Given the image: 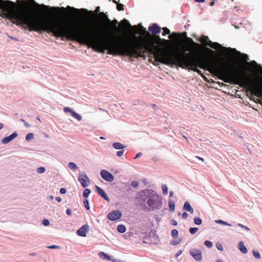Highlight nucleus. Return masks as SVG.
<instances>
[{
  "mask_svg": "<svg viewBox=\"0 0 262 262\" xmlns=\"http://www.w3.org/2000/svg\"><path fill=\"white\" fill-rule=\"evenodd\" d=\"M141 29L143 32V35L145 37L142 39L141 41H136L127 45H115L108 42H101L92 38L84 40L86 42H91L94 48L102 53H104L105 51L107 50V53L110 55L145 58V54L148 53L154 56L155 61L157 62L166 65H178L183 69L191 67L192 70L200 73L201 71L196 68L199 67L216 75L220 79L224 82L232 84L237 69L213 57L201 58L198 55L201 45L194 42L192 38L186 37L190 46L183 49L181 52L176 53L168 49L162 50L155 45H162V42L166 45L169 44V40H162L161 37L157 35H155V38L151 37L145 28L141 26Z\"/></svg>",
  "mask_w": 262,
  "mask_h": 262,
  "instance_id": "f257e3e1",
  "label": "nucleus"
},
{
  "mask_svg": "<svg viewBox=\"0 0 262 262\" xmlns=\"http://www.w3.org/2000/svg\"><path fill=\"white\" fill-rule=\"evenodd\" d=\"M34 20L30 28V32H46L48 33H52L53 35L59 38L65 37L69 40L76 41L80 44L89 45L93 49L98 52L94 47L91 42H86L84 40L94 38L99 41L110 42L111 43H121L127 45L120 40H112L111 37H117L113 31L118 30V21L116 19L111 20L108 17H105L103 22L109 25L110 28L105 29H98L92 32L86 31L83 28L77 25L69 26L63 21L57 19H49L45 18L35 13ZM100 53H101L100 52Z\"/></svg>",
  "mask_w": 262,
  "mask_h": 262,
  "instance_id": "f03ea898",
  "label": "nucleus"
},
{
  "mask_svg": "<svg viewBox=\"0 0 262 262\" xmlns=\"http://www.w3.org/2000/svg\"><path fill=\"white\" fill-rule=\"evenodd\" d=\"M18 5L10 1L0 0V16L30 32L35 13L28 3L17 0Z\"/></svg>",
  "mask_w": 262,
  "mask_h": 262,
  "instance_id": "7ed1b4c3",
  "label": "nucleus"
},
{
  "mask_svg": "<svg viewBox=\"0 0 262 262\" xmlns=\"http://www.w3.org/2000/svg\"><path fill=\"white\" fill-rule=\"evenodd\" d=\"M232 84H238L248 89L253 95L258 98L262 96V82L254 80L250 75L245 72H239L237 70Z\"/></svg>",
  "mask_w": 262,
  "mask_h": 262,
  "instance_id": "20e7f679",
  "label": "nucleus"
},
{
  "mask_svg": "<svg viewBox=\"0 0 262 262\" xmlns=\"http://www.w3.org/2000/svg\"><path fill=\"white\" fill-rule=\"evenodd\" d=\"M137 200L140 203H146L147 210H157L162 208L163 204L162 197L159 195L155 190L148 189L142 190L138 192Z\"/></svg>",
  "mask_w": 262,
  "mask_h": 262,
  "instance_id": "39448f33",
  "label": "nucleus"
},
{
  "mask_svg": "<svg viewBox=\"0 0 262 262\" xmlns=\"http://www.w3.org/2000/svg\"><path fill=\"white\" fill-rule=\"evenodd\" d=\"M31 1L33 2L34 5L36 6V8L39 10L46 11V10L50 9V7L48 6H46L45 5H39V4L36 3L34 1V0H31ZM51 9L52 11H56V12H59V11H61L62 12H65L67 9H71V10H72L74 11H76V12L79 11H87V10L84 9H81L79 10V9L74 8L71 7L70 6H68L66 8H65L64 7H61V8L52 7V8H51Z\"/></svg>",
  "mask_w": 262,
  "mask_h": 262,
  "instance_id": "423d86ee",
  "label": "nucleus"
},
{
  "mask_svg": "<svg viewBox=\"0 0 262 262\" xmlns=\"http://www.w3.org/2000/svg\"><path fill=\"white\" fill-rule=\"evenodd\" d=\"M207 46H208L210 47L211 48L214 49H217V48H222V49L226 50H230L232 51L233 52H236L237 54H240L239 52L236 50L235 49H231V48H226L225 47H224L222 46L220 43L217 42H212L211 41H208V43H207Z\"/></svg>",
  "mask_w": 262,
  "mask_h": 262,
  "instance_id": "0eeeda50",
  "label": "nucleus"
},
{
  "mask_svg": "<svg viewBox=\"0 0 262 262\" xmlns=\"http://www.w3.org/2000/svg\"><path fill=\"white\" fill-rule=\"evenodd\" d=\"M78 181L80 182L83 188L89 186L91 183L90 180L87 175L83 173L79 174Z\"/></svg>",
  "mask_w": 262,
  "mask_h": 262,
  "instance_id": "6e6552de",
  "label": "nucleus"
},
{
  "mask_svg": "<svg viewBox=\"0 0 262 262\" xmlns=\"http://www.w3.org/2000/svg\"><path fill=\"white\" fill-rule=\"evenodd\" d=\"M190 254L196 260L200 261L202 259V255L201 251L196 249H191L189 251Z\"/></svg>",
  "mask_w": 262,
  "mask_h": 262,
  "instance_id": "1a4fd4ad",
  "label": "nucleus"
},
{
  "mask_svg": "<svg viewBox=\"0 0 262 262\" xmlns=\"http://www.w3.org/2000/svg\"><path fill=\"white\" fill-rule=\"evenodd\" d=\"M122 213L119 210H114L107 214V218L111 221H114L120 219Z\"/></svg>",
  "mask_w": 262,
  "mask_h": 262,
  "instance_id": "9d476101",
  "label": "nucleus"
},
{
  "mask_svg": "<svg viewBox=\"0 0 262 262\" xmlns=\"http://www.w3.org/2000/svg\"><path fill=\"white\" fill-rule=\"evenodd\" d=\"M100 175L102 178L107 182H112L114 180V176L107 170H102L100 171Z\"/></svg>",
  "mask_w": 262,
  "mask_h": 262,
  "instance_id": "9b49d317",
  "label": "nucleus"
},
{
  "mask_svg": "<svg viewBox=\"0 0 262 262\" xmlns=\"http://www.w3.org/2000/svg\"><path fill=\"white\" fill-rule=\"evenodd\" d=\"M89 230V226L88 225H84L77 231L76 233L79 236L85 237L86 233L88 232Z\"/></svg>",
  "mask_w": 262,
  "mask_h": 262,
  "instance_id": "f8f14e48",
  "label": "nucleus"
},
{
  "mask_svg": "<svg viewBox=\"0 0 262 262\" xmlns=\"http://www.w3.org/2000/svg\"><path fill=\"white\" fill-rule=\"evenodd\" d=\"M95 190L103 199L107 201H110V198L105 191L99 186H95Z\"/></svg>",
  "mask_w": 262,
  "mask_h": 262,
  "instance_id": "ddd939ff",
  "label": "nucleus"
},
{
  "mask_svg": "<svg viewBox=\"0 0 262 262\" xmlns=\"http://www.w3.org/2000/svg\"><path fill=\"white\" fill-rule=\"evenodd\" d=\"M148 30L153 35H157L161 32V29L157 24H153L151 26L148 28Z\"/></svg>",
  "mask_w": 262,
  "mask_h": 262,
  "instance_id": "4468645a",
  "label": "nucleus"
},
{
  "mask_svg": "<svg viewBox=\"0 0 262 262\" xmlns=\"http://www.w3.org/2000/svg\"><path fill=\"white\" fill-rule=\"evenodd\" d=\"M17 136H18L17 133L15 132V133L12 134L11 135H10V136L4 138L2 140L1 142L3 144H7L8 143L10 142L12 140H13L14 138L17 137Z\"/></svg>",
  "mask_w": 262,
  "mask_h": 262,
  "instance_id": "2eb2a0df",
  "label": "nucleus"
},
{
  "mask_svg": "<svg viewBox=\"0 0 262 262\" xmlns=\"http://www.w3.org/2000/svg\"><path fill=\"white\" fill-rule=\"evenodd\" d=\"M183 210L189 212L191 214H193L194 213V209L191 206L190 203L186 201L185 202L183 207Z\"/></svg>",
  "mask_w": 262,
  "mask_h": 262,
  "instance_id": "dca6fc26",
  "label": "nucleus"
},
{
  "mask_svg": "<svg viewBox=\"0 0 262 262\" xmlns=\"http://www.w3.org/2000/svg\"><path fill=\"white\" fill-rule=\"evenodd\" d=\"M238 248L241 252L244 254H246L248 252L247 248L245 246L244 242L241 241L238 243Z\"/></svg>",
  "mask_w": 262,
  "mask_h": 262,
  "instance_id": "f3484780",
  "label": "nucleus"
},
{
  "mask_svg": "<svg viewBox=\"0 0 262 262\" xmlns=\"http://www.w3.org/2000/svg\"><path fill=\"white\" fill-rule=\"evenodd\" d=\"M117 231L121 233H123L126 231L125 226L122 224L119 225L117 227Z\"/></svg>",
  "mask_w": 262,
  "mask_h": 262,
  "instance_id": "a211bd4d",
  "label": "nucleus"
},
{
  "mask_svg": "<svg viewBox=\"0 0 262 262\" xmlns=\"http://www.w3.org/2000/svg\"><path fill=\"white\" fill-rule=\"evenodd\" d=\"M99 256L100 258H102L103 259H106L108 260H111V258H110V256L103 252H100L99 253Z\"/></svg>",
  "mask_w": 262,
  "mask_h": 262,
  "instance_id": "6ab92c4d",
  "label": "nucleus"
},
{
  "mask_svg": "<svg viewBox=\"0 0 262 262\" xmlns=\"http://www.w3.org/2000/svg\"><path fill=\"white\" fill-rule=\"evenodd\" d=\"M113 146L116 149H122L124 146L120 143L116 142L113 144Z\"/></svg>",
  "mask_w": 262,
  "mask_h": 262,
  "instance_id": "aec40b11",
  "label": "nucleus"
},
{
  "mask_svg": "<svg viewBox=\"0 0 262 262\" xmlns=\"http://www.w3.org/2000/svg\"><path fill=\"white\" fill-rule=\"evenodd\" d=\"M168 206H169V209L171 211H174L175 205H174V203L173 201H172L171 200H169V202H168Z\"/></svg>",
  "mask_w": 262,
  "mask_h": 262,
  "instance_id": "412c9836",
  "label": "nucleus"
},
{
  "mask_svg": "<svg viewBox=\"0 0 262 262\" xmlns=\"http://www.w3.org/2000/svg\"><path fill=\"white\" fill-rule=\"evenodd\" d=\"M72 116L73 118H74L75 119H77L78 121H81L82 119L81 116L75 112H74V113H73Z\"/></svg>",
  "mask_w": 262,
  "mask_h": 262,
  "instance_id": "4be33fe9",
  "label": "nucleus"
},
{
  "mask_svg": "<svg viewBox=\"0 0 262 262\" xmlns=\"http://www.w3.org/2000/svg\"><path fill=\"white\" fill-rule=\"evenodd\" d=\"M90 193H91V190L89 189H88V188L85 189L84 190L83 193V197L85 198H87L89 196V195H90Z\"/></svg>",
  "mask_w": 262,
  "mask_h": 262,
  "instance_id": "5701e85b",
  "label": "nucleus"
},
{
  "mask_svg": "<svg viewBox=\"0 0 262 262\" xmlns=\"http://www.w3.org/2000/svg\"><path fill=\"white\" fill-rule=\"evenodd\" d=\"M194 223L196 225H200L202 223V220L200 217H195L194 219Z\"/></svg>",
  "mask_w": 262,
  "mask_h": 262,
  "instance_id": "b1692460",
  "label": "nucleus"
},
{
  "mask_svg": "<svg viewBox=\"0 0 262 262\" xmlns=\"http://www.w3.org/2000/svg\"><path fill=\"white\" fill-rule=\"evenodd\" d=\"M121 24L125 27H131V25L129 24V21L126 19H124L123 20H122L121 22Z\"/></svg>",
  "mask_w": 262,
  "mask_h": 262,
  "instance_id": "393cba45",
  "label": "nucleus"
},
{
  "mask_svg": "<svg viewBox=\"0 0 262 262\" xmlns=\"http://www.w3.org/2000/svg\"><path fill=\"white\" fill-rule=\"evenodd\" d=\"M63 111L65 113H69L72 116L73 114V113H74V111H73L71 108L69 107H65L63 108Z\"/></svg>",
  "mask_w": 262,
  "mask_h": 262,
  "instance_id": "a878e982",
  "label": "nucleus"
},
{
  "mask_svg": "<svg viewBox=\"0 0 262 262\" xmlns=\"http://www.w3.org/2000/svg\"><path fill=\"white\" fill-rule=\"evenodd\" d=\"M215 222L216 223H217V224H223V225H226V226H232L231 224H229L227 222L223 221L221 220H216V221H215Z\"/></svg>",
  "mask_w": 262,
  "mask_h": 262,
  "instance_id": "bb28decb",
  "label": "nucleus"
},
{
  "mask_svg": "<svg viewBox=\"0 0 262 262\" xmlns=\"http://www.w3.org/2000/svg\"><path fill=\"white\" fill-rule=\"evenodd\" d=\"M198 230L199 228L197 227H191L189 229V232L191 234H194Z\"/></svg>",
  "mask_w": 262,
  "mask_h": 262,
  "instance_id": "cd10ccee",
  "label": "nucleus"
},
{
  "mask_svg": "<svg viewBox=\"0 0 262 262\" xmlns=\"http://www.w3.org/2000/svg\"><path fill=\"white\" fill-rule=\"evenodd\" d=\"M210 41L209 40L208 37L207 36H203L201 39V41L202 42L204 43H205V45L207 46V43H208V41Z\"/></svg>",
  "mask_w": 262,
  "mask_h": 262,
  "instance_id": "c85d7f7f",
  "label": "nucleus"
},
{
  "mask_svg": "<svg viewBox=\"0 0 262 262\" xmlns=\"http://www.w3.org/2000/svg\"><path fill=\"white\" fill-rule=\"evenodd\" d=\"M34 138V134L33 133H29L26 136V140L27 141H30Z\"/></svg>",
  "mask_w": 262,
  "mask_h": 262,
  "instance_id": "c756f323",
  "label": "nucleus"
},
{
  "mask_svg": "<svg viewBox=\"0 0 262 262\" xmlns=\"http://www.w3.org/2000/svg\"><path fill=\"white\" fill-rule=\"evenodd\" d=\"M178 231L176 229H173L171 231V236L173 238H177L178 236Z\"/></svg>",
  "mask_w": 262,
  "mask_h": 262,
  "instance_id": "7c9ffc66",
  "label": "nucleus"
},
{
  "mask_svg": "<svg viewBox=\"0 0 262 262\" xmlns=\"http://www.w3.org/2000/svg\"><path fill=\"white\" fill-rule=\"evenodd\" d=\"M204 245L207 247V248H211L213 246V244L211 242H210L209 241H205L204 242Z\"/></svg>",
  "mask_w": 262,
  "mask_h": 262,
  "instance_id": "2f4dec72",
  "label": "nucleus"
},
{
  "mask_svg": "<svg viewBox=\"0 0 262 262\" xmlns=\"http://www.w3.org/2000/svg\"><path fill=\"white\" fill-rule=\"evenodd\" d=\"M162 189L163 191V193L164 194H167L168 193V188L166 185H163L162 186Z\"/></svg>",
  "mask_w": 262,
  "mask_h": 262,
  "instance_id": "473e14b6",
  "label": "nucleus"
},
{
  "mask_svg": "<svg viewBox=\"0 0 262 262\" xmlns=\"http://www.w3.org/2000/svg\"><path fill=\"white\" fill-rule=\"evenodd\" d=\"M253 255L257 259H260L261 257L259 253L257 251H253Z\"/></svg>",
  "mask_w": 262,
  "mask_h": 262,
  "instance_id": "72a5a7b5",
  "label": "nucleus"
},
{
  "mask_svg": "<svg viewBox=\"0 0 262 262\" xmlns=\"http://www.w3.org/2000/svg\"><path fill=\"white\" fill-rule=\"evenodd\" d=\"M117 9L118 11H123L124 10V5L122 4L118 3L117 5Z\"/></svg>",
  "mask_w": 262,
  "mask_h": 262,
  "instance_id": "f704fd0d",
  "label": "nucleus"
},
{
  "mask_svg": "<svg viewBox=\"0 0 262 262\" xmlns=\"http://www.w3.org/2000/svg\"><path fill=\"white\" fill-rule=\"evenodd\" d=\"M98 16L99 17L101 18L102 20H103L105 19V17L107 16L104 12H100L98 14Z\"/></svg>",
  "mask_w": 262,
  "mask_h": 262,
  "instance_id": "c9c22d12",
  "label": "nucleus"
},
{
  "mask_svg": "<svg viewBox=\"0 0 262 262\" xmlns=\"http://www.w3.org/2000/svg\"><path fill=\"white\" fill-rule=\"evenodd\" d=\"M45 168L43 167H40L36 170L37 172L39 173H42L45 171Z\"/></svg>",
  "mask_w": 262,
  "mask_h": 262,
  "instance_id": "e433bc0d",
  "label": "nucleus"
},
{
  "mask_svg": "<svg viewBox=\"0 0 262 262\" xmlns=\"http://www.w3.org/2000/svg\"><path fill=\"white\" fill-rule=\"evenodd\" d=\"M83 204H84V205L85 208L88 210H90V206H89V203L88 200H84L83 201Z\"/></svg>",
  "mask_w": 262,
  "mask_h": 262,
  "instance_id": "4c0bfd02",
  "label": "nucleus"
},
{
  "mask_svg": "<svg viewBox=\"0 0 262 262\" xmlns=\"http://www.w3.org/2000/svg\"><path fill=\"white\" fill-rule=\"evenodd\" d=\"M163 32L162 33L163 35L165 36L166 34H169L170 33V30L168 28H167L166 27L163 28Z\"/></svg>",
  "mask_w": 262,
  "mask_h": 262,
  "instance_id": "58836bf2",
  "label": "nucleus"
},
{
  "mask_svg": "<svg viewBox=\"0 0 262 262\" xmlns=\"http://www.w3.org/2000/svg\"><path fill=\"white\" fill-rule=\"evenodd\" d=\"M131 185L134 188H137L139 186V183L137 181H134L132 182Z\"/></svg>",
  "mask_w": 262,
  "mask_h": 262,
  "instance_id": "ea45409f",
  "label": "nucleus"
},
{
  "mask_svg": "<svg viewBox=\"0 0 262 262\" xmlns=\"http://www.w3.org/2000/svg\"><path fill=\"white\" fill-rule=\"evenodd\" d=\"M42 224L46 226H48L50 225V221L47 219H45L42 221Z\"/></svg>",
  "mask_w": 262,
  "mask_h": 262,
  "instance_id": "a19ab883",
  "label": "nucleus"
},
{
  "mask_svg": "<svg viewBox=\"0 0 262 262\" xmlns=\"http://www.w3.org/2000/svg\"><path fill=\"white\" fill-rule=\"evenodd\" d=\"M180 243V241L173 240L170 241V244L172 245H177Z\"/></svg>",
  "mask_w": 262,
  "mask_h": 262,
  "instance_id": "79ce46f5",
  "label": "nucleus"
},
{
  "mask_svg": "<svg viewBox=\"0 0 262 262\" xmlns=\"http://www.w3.org/2000/svg\"><path fill=\"white\" fill-rule=\"evenodd\" d=\"M216 248L219 250L221 251H223L224 250V248L221 244H217L216 245Z\"/></svg>",
  "mask_w": 262,
  "mask_h": 262,
  "instance_id": "37998d69",
  "label": "nucleus"
},
{
  "mask_svg": "<svg viewBox=\"0 0 262 262\" xmlns=\"http://www.w3.org/2000/svg\"><path fill=\"white\" fill-rule=\"evenodd\" d=\"M124 152V150L122 149V150H119L117 152V155L118 157H121L123 155Z\"/></svg>",
  "mask_w": 262,
  "mask_h": 262,
  "instance_id": "c03bdc74",
  "label": "nucleus"
},
{
  "mask_svg": "<svg viewBox=\"0 0 262 262\" xmlns=\"http://www.w3.org/2000/svg\"><path fill=\"white\" fill-rule=\"evenodd\" d=\"M69 167L74 170H76L78 168L77 165H69Z\"/></svg>",
  "mask_w": 262,
  "mask_h": 262,
  "instance_id": "a18cd8bd",
  "label": "nucleus"
},
{
  "mask_svg": "<svg viewBox=\"0 0 262 262\" xmlns=\"http://www.w3.org/2000/svg\"><path fill=\"white\" fill-rule=\"evenodd\" d=\"M47 248L49 249H59L60 247L57 245H51L48 246Z\"/></svg>",
  "mask_w": 262,
  "mask_h": 262,
  "instance_id": "49530a36",
  "label": "nucleus"
},
{
  "mask_svg": "<svg viewBox=\"0 0 262 262\" xmlns=\"http://www.w3.org/2000/svg\"><path fill=\"white\" fill-rule=\"evenodd\" d=\"M21 121L24 123V125L27 127H29L30 126V125L26 122L24 119H21Z\"/></svg>",
  "mask_w": 262,
  "mask_h": 262,
  "instance_id": "de8ad7c7",
  "label": "nucleus"
},
{
  "mask_svg": "<svg viewBox=\"0 0 262 262\" xmlns=\"http://www.w3.org/2000/svg\"><path fill=\"white\" fill-rule=\"evenodd\" d=\"M67 192V190L66 188H61L60 189V193L61 194H65Z\"/></svg>",
  "mask_w": 262,
  "mask_h": 262,
  "instance_id": "09e8293b",
  "label": "nucleus"
},
{
  "mask_svg": "<svg viewBox=\"0 0 262 262\" xmlns=\"http://www.w3.org/2000/svg\"><path fill=\"white\" fill-rule=\"evenodd\" d=\"M187 217H188V214L186 212H184L182 214V217L183 219H187Z\"/></svg>",
  "mask_w": 262,
  "mask_h": 262,
  "instance_id": "8fccbe9b",
  "label": "nucleus"
},
{
  "mask_svg": "<svg viewBox=\"0 0 262 262\" xmlns=\"http://www.w3.org/2000/svg\"><path fill=\"white\" fill-rule=\"evenodd\" d=\"M66 213L68 215H71L72 214V211L70 209L68 208L66 210Z\"/></svg>",
  "mask_w": 262,
  "mask_h": 262,
  "instance_id": "3c124183",
  "label": "nucleus"
},
{
  "mask_svg": "<svg viewBox=\"0 0 262 262\" xmlns=\"http://www.w3.org/2000/svg\"><path fill=\"white\" fill-rule=\"evenodd\" d=\"M182 253V250H180L178 252V253L176 254V258H177L178 256H179Z\"/></svg>",
  "mask_w": 262,
  "mask_h": 262,
  "instance_id": "603ef678",
  "label": "nucleus"
},
{
  "mask_svg": "<svg viewBox=\"0 0 262 262\" xmlns=\"http://www.w3.org/2000/svg\"><path fill=\"white\" fill-rule=\"evenodd\" d=\"M171 224L173 226H177V222L176 220H171Z\"/></svg>",
  "mask_w": 262,
  "mask_h": 262,
  "instance_id": "864d4df0",
  "label": "nucleus"
},
{
  "mask_svg": "<svg viewBox=\"0 0 262 262\" xmlns=\"http://www.w3.org/2000/svg\"><path fill=\"white\" fill-rule=\"evenodd\" d=\"M206 49V50L207 51H208L211 54H214V52L213 50H212L211 49H209V48H207Z\"/></svg>",
  "mask_w": 262,
  "mask_h": 262,
  "instance_id": "5fc2aeb1",
  "label": "nucleus"
},
{
  "mask_svg": "<svg viewBox=\"0 0 262 262\" xmlns=\"http://www.w3.org/2000/svg\"><path fill=\"white\" fill-rule=\"evenodd\" d=\"M237 226L239 227H241V228H243V229L245 228V226H244L243 224H240V223H238L237 224Z\"/></svg>",
  "mask_w": 262,
  "mask_h": 262,
  "instance_id": "6e6d98bb",
  "label": "nucleus"
},
{
  "mask_svg": "<svg viewBox=\"0 0 262 262\" xmlns=\"http://www.w3.org/2000/svg\"><path fill=\"white\" fill-rule=\"evenodd\" d=\"M177 35H178V34H177V33H172V34H171L169 36V38H171V36H173V37H177Z\"/></svg>",
  "mask_w": 262,
  "mask_h": 262,
  "instance_id": "4d7b16f0",
  "label": "nucleus"
},
{
  "mask_svg": "<svg viewBox=\"0 0 262 262\" xmlns=\"http://www.w3.org/2000/svg\"><path fill=\"white\" fill-rule=\"evenodd\" d=\"M56 200L58 202H60L61 201V198L59 197V196H57L55 198Z\"/></svg>",
  "mask_w": 262,
  "mask_h": 262,
  "instance_id": "13d9d810",
  "label": "nucleus"
},
{
  "mask_svg": "<svg viewBox=\"0 0 262 262\" xmlns=\"http://www.w3.org/2000/svg\"><path fill=\"white\" fill-rule=\"evenodd\" d=\"M195 2L198 3H204L205 2V0H194Z\"/></svg>",
  "mask_w": 262,
  "mask_h": 262,
  "instance_id": "bf43d9fd",
  "label": "nucleus"
},
{
  "mask_svg": "<svg viewBox=\"0 0 262 262\" xmlns=\"http://www.w3.org/2000/svg\"><path fill=\"white\" fill-rule=\"evenodd\" d=\"M141 155H142V153L139 152V153H138V154H137V155H136V156L135 158H138V157H139L141 156Z\"/></svg>",
  "mask_w": 262,
  "mask_h": 262,
  "instance_id": "052dcab7",
  "label": "nucleus"
},
{
  "mask_svg": "<svg viewBox=\"0 0 262 262\" xmlns=\"http://www.w3.org/2000/svg\"><path fill=\"white\" fill-rule=\"evenodd\" d=\"M214 4H215L214 2V1H212V2H210V6H214Z\"/></svg>",
  "mask_w": 262,
  "mask_h": 262,
  "instance_id": "680f3d73",
  "label": "nucleus"
},
{
  "mask_svg": "<svg viewBox=\"0 0 262 262\" xmlns=\"http://www.w3.org/2000/svg\"><path fill=\"white\" fill-rule=\"evenodd\" d=\"M48 198H49L50 200H53V199H54V196H53V195H50V196L48 197Z\"/></svg>",
  "mask_w": 262,
  "mask_h": 262,
  "instance_id": "e2e57ef3",
  "label": "nucleus"
},
{
  "mask_svg": "<svg viewBox=\"0 0 262 262\" xmlns=\"http://www.w3.org/2000/svg\"><path fill=\"white\" fill-rule=\"evenodd\" d=\"M173 192L172 191H170L169 193V196L172 197L173 196Z\"/></svg>",
  "mask_w": 262,
  "mask_h": 262,
  "instance_id": "0e129e2a",
  "label": "nucleus"
},
{
  "mask_svg": "<svg viewBox=\"0 0 262 262\" xmlns=\"http://www.w3.org/2000/svg\"><path fill=\"white\" fill-rule=\"evenodd\" d=\"M31 255L36 256L37 255L36 253L34 252L30 254Z\"/></svg>",
  "mask_w": 262,
  "mask_h": 262,
  "instance_id": "69168bd1",
  "label": "nucleus"
},
{
  "mask_svg": "<svg viewBox=\"0 0 262 262\" xmlns=\"http://www.w3.org/2000/svg\"><path fill=\"white\" fill-rule=\"evenodd\" d=\"M244 229H245L247 231L250 230V229L248 227H246V226H245V228H244Z\"/></svg>",
  "mask_w": 262,
  "mask_h": 262,
  "instance_id": "338daca9",
  "label": "nucleus"
},
{
  "mask_svg": "<svg viewBox=\"0 0 262 262\" xmlns=\"http://www.w3.org/2000/svg\"><path fill=\"white\" fill-rule=\"evenodd\" d=\"M3 127V124L0 123V129H2Z\"/></svg>",
  "mask_w": 262,
  "mask_h": 262,
  "instance_id": "774afa93",
  "label": "nucleus"
}]
</instances>
